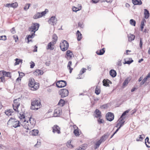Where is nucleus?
<instances>
[{
	"label": "nucleus",
	"mask_w": 150,
	"mask_h": 150,
	"mask_svg": "<svg viewBox=\"0 0 150 150\" xmlns=\"http://www.w3.org/2000/svg\"><path fill=\"white\" fill-rule=\"evenodd\" d=\"M42 105L40 100L34 99L31 100L30 109L32 110H38L40 108Z\"/></svg>",
	"instance_id": "1"
},
{
	"label": "nucleus",
	"mask_w": 150,
	"mask_h": 150,
	"mask_svg": "<svg viewBox=\"0 0 150 150\" xmlns=\"http://www.w3.org/2000/svg\"><path fill=\"white\" fill-rule=\"evenodd\" d=\"M69 47V43L65 40L62 41L60 43V47L61 50L63 51L67 50Z\"/></svg>",
	"instance_id": "2"
},
{
	"label": "nucleus",
	"mask_w": 150,
	"mask_h": 150,
	"mask_svg": "<svg viewBox=\"0 0 150 150\" xmlns=\"http://www.w3.org/2000/svg\"><path fill=\"white\" fill-rule=\"evenodd\" d=\"M39 26V24L38 23H33L31 26L29 28L28 30L29 31L33 33L35 31V33L38 29Z\"/></svg>",
	"instance_id": "3"
},
{
	"label": "nucleus",
	"mask_w": 150,
	"mask_h": 150,
	"mask_svg": "<svg viewBox=\"0 0 150 150\" xmlns=\"http://www.w3.org/2000/svg\"><path fill=\"white\" fill-rule=\"evenodd\" d=\"M21 125L23 126L24 128L26 129L25 131L27 132H28V130L32 128V127H31V125H29L28 121H26L25 119H24Z\"/></svg>",
	"instance_id": "4"
},
{
	"label": "nucleus",
	"mask_w": 150,
	"mask_h": 150,
	"mask_svg": "<svg viewBox=\"0 0 150 150\" xmlns=\"http://www.w3.org/2000/svg\"><path fill=\"white\" fill-rule=\"evenodd\" d=\"M59 94L61 98H63L67 96L69 94V91L66 89H62L59 91Z\"/></svg>",
	"instance_id": "5"
},
{
	"label": "nucleus",
	"mask_w": 150,
	"mask_h": 150,
	"mask_svg": "<svg viewBox=\"0 0 150 150\" xmlns=\"http://www.w3.org/2000/svg\"><path fill=\"white\" fill-rule=\"evenodd\" d=\"M56 85L57 87L61 88L65 87L67 85V83L65 81L61 80L58 81Z\"/></svg>",
	"instance_id": "6"
},
{
	"label": "nucleus",
	"mask_w": 150,
	"mask_h": 150,
	"mask_svg": "<svg viewBox=\"0 0 150 150\" xmlns=\"http://www.w3.org/2000/svg\"><path fill=\"white\" fill-rule=\"evenodd\" d=\"M57 21V20L56 17L52 16L48 21V22L49 24L54 25L56 24Z\"/></svg>",
	"instance_id": "7"
},
{
	"label": "nucleus",
	"mask_w": 150,
	"mask_h": 150,
	"mask_svg": "<svg viewBox=\"0 0 150 150\" xmlns=\"http://www.w3.org/2000/svg\"><path fill=\"white\" fill-rule=\"evenodd\" d=\"M106 117L107 120L110 122L114 119V116L112 113L108 112L106 114Z\"/></svg>",
	"instance_id": "8"
},
{
	"label": "nucleus",
	"mask_w": 150,
	"mask_h": 150,
	"mask_svg": "<svg viewBox=\"0 0 150 150\" xmlns=\"http://www.w3.org/2000/svg\"><path fill=\"white\" fill-rule=\"evenodd\" d=\"M73 54L72 52L70 50H68L66 52V55L65 57L68 60H70L72 59Z\"/></svg>",
	"instance_id": "9"
},
{
	"label": "nucleus",
	"mask_w": 150,
	"mask_h": 150,
	"mask_svg": "<svg viewBox=\"0 0 150 150\" xmlns=\"http://www.w3.org/2000/svg\"><path fill=\"white\" fill-rule=\"evenodd\" d=\"M60 129V128L57 125H54L52 127V132L54 133L57 132L58 134H60L61 133Z\"/></svg>",
	"instance_id": "10"
},
{
	"label": "nucleus",
	"mask_w": 150,
	"mask_h": 150,
	"mask_svg": "<svg viewBox=\"0 0 150 150\" xmlns=\"http://www.w3.org/2000/svg\"><path fill=\"white\" fill-rule=\"evenodd\" d=\"M55 43V42L53 41L50 42L48 44L46 47V49L47 50H53L54 49V45Z\"/></svg>",
	"instance_id": "11"
},
{
	"label": "nucleus",
	"mask_w": 150,
	"mask_h": 150,
	"mask_svg": "<svg viewBox=\"0 0 150 150\" xmlns=\"http://www.w3.org/2000/svg\"><path fill=\"white\" fill-rule=\"evenodd\" d=\"M5 6L8 8L13 7V8H16L18 7V4L17 2L7 4Z\"/></svg>",
	"instance_id": "12"
},
{
	"label": "nucleus",
	"mask_w": 150,
	"mask_h": 150,
	"mask_svg": "<svg viewBox=\"0 0 150 150\" xmlns=\"http://www.w3.org/2000/svg\"><path fill=\"white\" fill-rule=\"evenodd\" d=\"M61 109L60 108H58L55 110L54 111V117H58L60 115L61 112Z\"/></svg>",
	"instance_id": "13"
},
{
	"label": "nucleus",
	"mask_w": 150,
	"mask_h": 150,
	"mask_svg": "<svg viewBox=\"0 0 150 150\" xmlns=\"http://www.w3.org/2000/svg\"><path fill=\"white\" fill-rule=\"evenodd\" d=\"M109 135L110 134L109 133H106L100 138V141L102 142H104L108 137Z\"/></svg>",
	"instance_id": "14"
},
{
	"label": "nucleus",
	"mask_w": 150,
	"mask_h": 150,
	"mask_svg": "<svg viewBox=\"0 0 150 150\" xmlns=\"http://www.w3.org/2000/svg\"><path fill=\"white\" fill-rule=\"evenodd\" d=\"M19 98L13 100V106L18 107L20 105V103L18 102Z\"/></svg>",
	"instance_id": "15"
},
{
	"label": "nucleus",
	"mask_w": 150,
	"mask_h": 150,
	"mask_svg": "<svg viewBox=\"0 0 150 150\" xmlns=\"http://www.w3.org/2000/svg\"><path fill=\"white\" fill-rule=\"evenodd\" d=\"M29 121L30 123V125H31V127H33L35 125L36 122L34 119V118L31 117L29 118Z\"/></svg>",
	"instance_id": "16"
},
{
	"label": "nucleus",
	"mask_w": 150,
	"mask_h": 150,
	"mask_svg": "<svg viewBox=\"0 0 150 150\" xmlns=\"http://www.w3.org/2000/svg\"><path fill=\"white\" fill-rule=\"evenodd\" d=\"M104 86H109V83H112V82L108 79H104L103 81Z\"/></svg>",
	"instance_id": "17"
},
{
	"label": "nucleus",
	"mask_w": 150,
	"mask_h": 150,
	"mask_svg": "<svg viewBox=\"0 0 150 150\" xmlns=\"http://www.w3.org/2000/svg\"><path fill=\"white\" fill-rule=\"evenodd\" d=\"M94 113L96 115L95 117L97 118H101V112L98 109H96Z\"/></svg>",
	"instance_id": "18"
},
{
	"label": "nucleus",
	"mask_w": 150,
	"mask_h": 150,
	"mask_svg": "<svg viewBox=\"0 0 150 150\" xmlns=\"http://www.w3.org/2000/svg\"><path fill=\"white\" fill-rule=\"evenodd\" d=\"M2 75L5 77H8L11 78V73L9 72H7L4 71H2Z\"/></svg>",
	"instance_id": "19"
},
{
	"label": "nucleus",
	"mask_w": 150,
	"mask_h": 150,
	"mask_svg": "<svg viewBox=\"0 0 150 150\" xmlns=\"http://www.w3.org/2000/svg\"><path fill=\"white\" fill-rule=\"evenodd\" d=\"M132 1L134 5H140L142 4V2L141 0H132Z\"/></svg>",
	"instance_id": "20"
},
{
	"label": "nucleus",
	"mask_w": 150,
	"mask_h": 150,
	"mask_svg": "<svg viewBox=\"0 0 150 150\" xmlns=\"http://www.w3.org/2000/svg\"><path fill=\"white\" fill-rule=\"evenodd\" d=\"M43 73V72L42 71H41L39 69H36V71L34 72V74L36 76L42 75Z\"/></svg>",
	"instance_id": "21"
},
{
	"label": "nucleus",
	"mask_w": 150,
	"mask_h": 150,
	"mask_svg": "<svg viewBox=\"0 0 150 150\" xmlns=\"http://www.w3.org/2000/svg\"><path fill=\"white\" fill-rule=\"evenodd\" d=\"M110 74L112 77H115L117 75V73L115 70L111 69L110 71Z\"/></svg>",
	"instance_id": "22"
},
{
	"label": "nucleus",
	"mask_w": 150,
	"mask_h": 150,
	"mask_svg": "<svg viewBox=\"0 0 150 150\" xmlns=\"http://www.w3.org/2000/svg\"><path fill=\"white\" fill-rule=\"evenodd\" d=\"M77 39L78 41L81 40L82 38V35L79 30H77L76 33Z\"/></svg>",
	"instance_id": "23"
},
{
	"label": "nucleus",
	"mask_w": 150,
	"mask_h": 150,
	"mask_svg": "<svg viewBox=\"0 0 150 150\" xmlns=\"http://www.w3.org/2000/svg\"><path fill=\"white\" fill-rule=\"evenodd\" d=\"M32 33L31 35H29L27 36V39L28 40V43H29L30 41H31V40H29L30 38H33L34 36V35H35V31L34 33Z\"/></svg>",
	"instance_id": "24"
},
{
	"label": "nucleus",
	"mask_w": 150,
	"mask_h": 150,
	"mask_svg": "<svg viewBox=\"0 0 150 150\" xmlns=\"http://www.w3.org/2000/svg\"><path fill=\"white\" fill-rule=\"evenodd\" d=\"M105 51V48H103L102 49L100 50L99 51H97L96 53L98 55H102L104 54Z\"/></svg>",
	"instance_id": "25"
},
{
	"label": "nucleus",
	"mask_w": 150,
	"mask_h": 150,
	"mask_svg": "<svg viewBox=\"0 0 150 150\" xmlns=\"http://www.w3.org/2000/svg\"><path fill=\"white\" fill-rule=\"evenodd\" d=\"M144 18H145L147 19L149 16V11L146 9H144Z\"/></svg>",
	"instance_id": "26"
},
{
	"label": "nucleus",
	"mask_w": 150,
	"mask_h": 150,
	"mask_svg": "<svg viewBox=\"0 0 150 150\" xmlns=\"http://www.w3.org/2000/svg\"><path fill=\"white\" fill-rule=\"evenodd\" d=\"M39 88V85L38 83H35L33 86L31 88V89L32 90L34 91L36 90Z\"/></svg>",
	"instance_id": "27"
},
{
	"label": "nucleus",
	"mask_w": 150,
	"mask_h": 150,
	"mask_svg": "<svg viewBox=\"0 0 150 150\" xmlns=\"http://www.w3.org/2000/svg\"><path fill=\"white\" fill-rule=\"evenodd\" d=\"M34 79H29L28 86L30 87L31 88L33 86V85L34 84Z\"/></svg>",
	"instance_id": "28"
},
{
	"label": "nucleus",
	"mask_w": 150,
	"mask_h": 150,
	"mask_svg": "<svg viewBox=\"0 0 150 150\" xmlns=\"http://www.w3.org/2000/svg\"><path fill=\"white\" fill-rule=\"evenodd\" d=\"M124 119V118H122L120 117L118 121H119V123H120V126L119 127H120V128L124 124L125 122V121L123 120Z\"/></svg>",
	"instance_id": "29"
},
{
	"label": "nucleus",
	"mask_w": 150,
	"mask_h": 150,
	"mask_svg": "<svg viewBox=\"0 0 150 150\" xmlns=\"http://www.w3.org/2000/svg\"><path fill=\"white\" fill-rule=\"evenodd\" d=\"M72 64V62L71 61H69L67 65V68L69 69V72L70 73H71L72 72V70L73 69V68H71V66Z\"/></svg>",
	"instance_id": "30"
},
{
	"label": "nucleus",
	"mask_w": 150,
	"mask_h": 150,
	"mask_svg": "<svg viewBox=\"0 0 150 150\" xmlns=\"http://www.w3.org/2000/svg\"><path fill=\"white\" fill-rule=\"evenodd\" d=\"M145 22H146V20H145V19H143L141 21V30L142 31H143V29L144 28Z\"/></svg>",
	"instance_id": "31"
},
{
	"label": "nucleus",
	"mask_w": 150,
	"mask_h": 150,
	"mask_svg": "<svg viewBox=\"0 0 150 150\" xmlns=\"http://www.w3.org/2000/svg\"><path fill=\"white\" fill-rule=\"evenodd\" d=\"M135 38V36L134 35L132 34L129 36H128V41L131 42L132 40H134Z\"/></svg>",
	"instance_id": "32"
},
{
	"label": "nucleus",
	"mask_w": 150,
	"mask_h": 150,
	"mask_svg": "<svg viewBox=\"0 0 150 150\" xmlns=\"http://www.w3.org/2000/svg\"><path fill=\"white\" fill-rule=\"evenodd\" d=\"M71 141L69 140L67 142L66 144L67 147L69 148H72L73 147V146L71 144Z\"/></svg>",
	"instance_id": "33"
},
{
	"label": "nucleus",
	"mask_w": 150,
	"mask_h": 150,
	"mask_svg": "<svg viewBox=\"0 0 150 150\" xmlns=\"http://www.w3.org/2000/svg\"><path fill=\"white\" fill-rule=\"evenodd\" d=\"M16 123L15 124H14L13 126V127L15 128H16L20 126L19 123V122L18 121H14Z\"/></svg>",
	"instance_id": "34"
},
{
	"label": "nucleus",
	"mask_w": 150,
	"mask_h": 150,
	"mask_svg": "<svg viewBox=\"0 0 150 150\" xmlns=\"http://www.w3.org/2000/svg\"><path fill=\"white\" fill-rule=\"evenodd\" d=\"M39 131L37 129H34L32 130L31 134L33 135L36 136L38 134Z\"/></svg>",
	"instance_id": "35"
},
{
	"label": "nucleus",
	"mask_w": 150,
	"mask_h": 150,
	"mask_svg": "<svg viewBox=\"0 0 150 150\" xmlns=\"http://www.w3.org/2000/svg\"><path fill=\"white\" fill-rule=\"evenodd\" d=\"M42 17L40 15V13H37L36 14L34 15L33 18L35 19H37Z\"/></svg>",
	"instance_id": "36"
},
{
	"label": "nucleus",
	"mask_w": 150,
	"mask_h": 150,
	"mask_svg": "<svg viewBox=\"0 0 150 150\" xmlns=\"http://www.w3.org/2000/svg\"><path fill=\"white\" fill-rule=\"evenodd\" d=\"M133 62V60L132 58H129V60L127 61H125V62L124 63V64H129Z\"/></svg>",
	"instance_id": "37"
},
{
	"label": "nucleus",
	"mask_w": 150,
	"mask_h": 150,
	"mask_svg": "<svg viewBox=\"0 0 150 150\" xmlns=\"http://www.w3.org/2000/svg\"><path fill=\"white\" fill-rule=\"evenodd\" d=\"M61 106H63L64 104V101L62 99H61L59 101L58 104Z\"/></svg>",
	"instance_id": "38"
},
{
	"label": "nucleus",
	"mask_w": 150,
	"mask_h": 150,
	"mask_svg": "<svg viewBox=\"0 0 150 150\" xmlns=\"http://www.w3.org/2000/svg\"><path fill=\"white\" fill-rule=\"evenodd\" d=\"M102 142L100 141V140H99L98 141H97L95 145V149H96L99 147L100 145L101 144Z\"/></svg>",
	"instance_id": "39"
},
{
	"label": "nucleus",
	"mask_w": 150,
	"mask_h": 150,
	"mask_svg": "<svg viewBox=\"0 0 150 150\" xmlns=\"http://www.w3.org/2000/svg\"><path fill=\"white\" fill-rule=\"evenodd\" d=\"M16 62L15 63V65H18L19 64L20 62H22V60L21 59H18L16 58L15 59Z\"/></svg>",
	"instance_id": "40"
},
{
	"label": "nucleus",
	"mask_w": 150,
	"mask_h": 150,
	"mask_svg": "<svg viewBox=\"0 0 150 150\" xmlns=\"http://www.w3.org/2000/svg\"><path fill=\"white\" fill-rule=\"evenodd\" d=\"M130 23L131 25L135 26L136 25V22L133 19H131L130 20Z\"/></svg>",
	"instance_id": "41"
},
{
	"label": "nucleus",
	"mask_w": 150,
	"mask_h": 150,
	"mask_svg": "<svg viewBox=\"0 0 150 150\" xmlns=\"http://www.w3.org/2000/svg\"><path fill=\"white\" fill-rule=\"evenodd\" d=\"M86 69L84 68H82L80 72L79 75H81L82 74L86 72Z\"/></svg>",
	"instance_id": "42"
},
{
	"label": "nucleus",
	"mask_w": 150,
	"mask_h": 150,
	"mask_svg": "<svg viewBox=\"0 0 150 150\" xmlns=\"http://www.w3.org/2000/svg\"><path fill=\"white\" fill-rule=\"evenodd\" d=\"M74 135L76 136H79L80 135L79 130L77 129H75L74 130Z\"/></svg>",
	"instance_id": "43"
},
{
	"label": "nucleus",
	"mask_w": 150,
	"mask_h": 150,
	"mask_svg": "<svg viewBox=\"0 0 150 150\" xmlns=\"http://www.w3.org/2000/svg\"><path fill=\"white\" fill-rule=\"evenodd\" d=\"M139 139H138V138H137L136 139V141H142L143 139H144V135H139Z\"/></svg>",
	"instance_id": "44"
},
{
	"label": "nucleus",
	"mask_w": 150,
	"mask_h": 150,
	"mask_svg": "<svg viewBox=\"0 0 150 150\" xmlns=\"http://www.w3.org/2000/svg\"><path fill=\"white\" fill-rule=\"evenodd\" d=\"M95 93L97 95H99L100 93V89L98 88L97 86L96 88Z\"/></svg>",
	"instance_id": "45"
},
{
	"label": "nucleus",
	"mask_w": 150,
	"mask_h": 150,
	"mask_svg": "<svg viewBox=\"0 0 150 150\" xmlns=\"http://www.w3.org/2000/svg\"><path fill=\"white\" fill-rule=\"evenodd\" d=\"M5 81V77L3 76L0 77V82L4 83Z\"/></svg>",
	"instance_id": "46"
},
{
	"label": "nucleus",
	"mask_w": 150,
	"mask_h": 150,
	"mask_svg": "<svg viewBox=\"0 0 150 150\" xmlns=\"http://www.w3.org/2000/svg\"><path fill=\"white\" fill-rule=\"evenodd\" d=\"M6 40V36L5 35L0 36V40L5 41Z\"/></svg>",
	"instance_id": "47"
},
{
	"label": "nucleus",
	"mask_w": 150,
	"mask_h": 150,
	"mask_svg": "<svg viewBox=\"0 0 150 150\" xmlns=\"http://www.w3.org/2000/svg\"><path fill=\"white\" fill-rule=\"evenodd\" d=\"M129 112V111L128 110H127L125 111V112H124L122 114V115H121L120 117L122 118H124V119H125V118L124 117H123L124 116H125L126 115V114L127 113H128Z\"/></svg>",
	"instance_id": "48"
},
{
	"label": "nucleus",
	"mask_w": 150,
	"mask_h": 150,
	"mask_svg": "<svg viewBox=\"0 0 150 150\" xmlns=\"http://www.w3.org/2000/svg\"><path fill=\"white\" fill-rule=\"evenodd\" d=\"M52 39L54 42H55L57 40V37L55 34H54L52 36Z\"/></svg>",
	"instance_id": "49"
},
{
	"label": "nucleus",
	"mask_w": 150,
	"mask_h": 150,
	"mask_svg": "<svg viewBox=\"0 0 150 150\" xmlns=\"http://www.w3.org/2000/svg\"><path fill=\"white\" fill-rule=\"evenodd\" d=\"M147 79L145 77L140 83V85L142 86L146 82Z\"/></svg>",
	"instance_id": "50"
},
{
	"label": "nucleus",
	"mask_w": 150,
	"mask_h": 150,
	"mask_svg": "<svg viewBox=\"0 0 150 150\" xmlns=\"http://www.w3.org/2000/svg\"><path fill=\"white\" fill-rule=\"evenodd\" d=\"M30 4H26L24 8V9L25 11L27 10L28 9H29V7H30Z\"/></svg>",
	"instance_id": "51"
},
{
	"label": "nucleus",
	"mask_w": 150,
	"mask_h": 150,
	"mask_svg": "<svg viewBox=\"0 0 150 150\" xmlns=\"http://www.w3.org/2000/svg\"><path fill=\"white\" fill-rule=\"evenodd\" d=\"M41 144V142H40L37 141V143L34 146L36 147H39Z\"/></svg>",
	"instance_id": "52"
},
{
	"label": "nucleus",
	"mask_w": 150,
	"mask_h": 150,
	"mask_svg": "<svg viewBox=\"0 0 150 150\" xmlns=\"http://www.w3.org/2000/svg\"><path fill=\"white\" fill-rule=\"evenodd\" d=\"M142 45H143L142 39V38H141L140 39L139 46H140V48H141V49H142Z\"/></svg>",
	"instance_id": "53"
},
{
	"label": "nucleus",
	"mask_w": 150,
	"mask_h": 150,
	"mask_svg": "<svg viewBox=\"0 0 150 150\" xmlns=\"http://www.w3.org/2000/svg\"><path fill=\"white\" fill-rule=\"evenodd\" d=\"M10 110L6 111L5 113L8 116H11V113H10Z\"/></svg>",
	"instance_id": "54"
},
{
	"label": "nucleus",
	"mask_w": 150,
	"mask_h": 150,
	"mask_svg": "<svg viewBox=\"0 0 150 150\" xmlns=\"http://www.w3.org/2000/svg\"><path fill=\"white\" fill-rule=\"evenodd\" d=\"M47 10V12L48 10L47 9H45V10L43 11L41 13H40V15L41 16V17H42V16L45 15L46 13V11Z\"/></svg>",
	"instance_id": "55"
},
{
	"label": "nucleus",
	"mask_w": 150,
	"mask_h": 150,
	"mask_svg": "<svg viewBox=\"0 0 150 150\" xmlns=\"http://www.w3.org/2000/svg\"><path fill=\"white\" fill-rule=\"evenodd\" d=\"M10 31L11 33L13 34H14L16 33L15 29L14 27H13L10 30Z\"/></svg>",
	"instance_id": "56"
},
{
	"label": "nucleus",
	"mask_w": 150,
	"mask_h": 150,
	"mask_svg": "<svg viewBox=\"0 0 150 150\" xmlns=\"http://www.w3.org/2000/svg\"><path fill=\"white\" fill-rule=\"evenodd\" d=\"M80 9L78 8H76L75 7H73L72 10L73 11L76 12L77 11H79Z\"/></svg>",
	"instance_id": "57"
},
{
	"label": "nucleus",
	"mask_w": 150,
	"mask_h": 150,
	"mask_svg": "<svg viewBox=\"0 0 150 150\" xmlns=\"http://www.w3.org/2000/svg\"><path fill=\"white\" fill-rule=\"evenodd\" d=\"M18 73L19 74V77L21 78V79L23 76H25V74L23 73V72H20L19 71H18Z\"/></svg>",
	"instance_id": "58"
},
{
	"label": "nucleus",
	"mask_w": 150,
	"mask_h": 150,
	"mask_svg": "<svg viewBox=\"0 0 150 150\" xmlns=\"http://www.w3.org/2000/svg\"><path fill=\"white\" fill-rule=\"evenodd\" d=\"M128 83V80L127 79H126L124 81L123 83V86H125Z\"/></svg>",
	"instance_id": "59"
},
{
	"label": "nucleus",
	"mask_w": 150,
	"mask_h": 150,
	"mask_svg": "<svg viewBox=\"0 0 150 150\" xmlns=\"http://www.w3.org/2000/svg\"><path fill=\"white\" fill-rule=\"evenodd\" d=\"M14 39L15 40V42H17L18 40V37L17 35H14L13 36Z\"/></svg>",
	"instance_id": "60"
},
{
	"label": "nucleus",
	"mask_w": 150,
	"mask_h": 150,
	"mask_svg": "<svg viewBox=\"0 0 150 150\" xmlns=\"http://www.w3.org/2000/svg\"><path fill=\"white\" fill-rule=\"evenodd\" d=\"M32 62V63L30 65V67L31 68H33L34 67V66H35V64L33 62Z\"/></svg>",
	"instance_id": "61"
},
{
	"label": "nucleus",
	"mask_w": 150,
	"mask_h": 150,
	"mask_svg": "<svg viewBox=\"0 0 150 150\" xmlns=\"http://www.w3.org/2000/svg\"><path fill=\"white\" fill-rule=\"evenodd\" d=\"M117 65L119 66H121L122 65V63L120 60H119L117 62Z\"/></svg>",
	"instance_id": "62"
},
{
	"label": "nucleus",
	"mask_w": 150,
	"mask_h": 150,
	"mask_svg": "<svg viewBox=\"0 0 150 150\" xmlns=\"http://www.w3.org/2000/svg\"><path fill=\"white\" fill-rule=\"evenodd\" d=\"M13 109H14V110L16 111V112H18V107H15V106H13Z\"/></svg>",
	"instance_id": "63"
},
{
	"label": "nucleus",
	"mask_w": 150,
	"mask_h": 150,
	"mask_svg": "<svg viewBox=\"0 0 150 150\" xmlns=\"http://www.w3.org/2000/svg\"><path fill=\"white\" fill-rule=\"evenodd\" d=\"M149 138L148 137H147L145 139V144H147V142L148 143V142H149Z\"/></svg>",
	"instance_id": "64"
}]
</instances>
